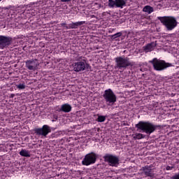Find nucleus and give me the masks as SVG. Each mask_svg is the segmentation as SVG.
Returning <instances> with one entry per match:
<instances>
[{"mask_svg":"<svg viewBox=\"0 0 179 179\" xmlns=\"http://www.w3.org/2000/svg\"><path fill=\"white\" fill-rule=\"evenodd\" d=\"M135 127L137 128L138 132H145L146 135L138 133L135 134L134 139H143L145 138H149L150 134H153L157 129H161L162 125L153 124V123H151L150 122L140 121L135 125Z\"/></svg>","mask_w":179,"mask_h":179,"instance_id":"obj_1","label":"nucleus"},{"mask_svg":"<svg viewBox=\"0 0 179 179\" xmlns=\"http://www.w3.org/2000/svg\"><path fill=\"white\" fill-rule=\"evenodd\" d=\"M157 20L161 22L163 26H165L168 31L174 30V29H176L178 24L177 19L173 16L157 17Z\"/></svg>","mask_w":179,"mask_h":179,"instance_id":"obj_2","label":"nucleus"},{"mask_svg":"<svg viewBox=\"0 0 179 179\" xmlns=\"http://www.w3.org/2000/svg\"><path fill=\"white\" fill-rule=\"evenodd\" d=\"M149 64H152L155 71H164L167 68L172 66L171 63H167L164 60L154 58L152 60L149 61Z\"/></svg>","mask_w":179,"mask_h":179,"instance_id":"obj_3","label":"nucleus"},{"mask_svg":"<svg viewBox=\"0 0 179 179\" xmlns=\"http://www.w3.org/2000/svg\"><path fill=\"white\" fill-rule=\"evenodd\" d=\"M115 62L116 63L115 69H127L129 66H134V64L129 61V58L128 57H115Z\"/></svg>","mask_w":179,"mask_h":179,"instance_id":"obj_4","label":"nucleus"},{"mask_svg":"<svg viewBox=\"0 0 179 179\" xmlns=\"http://www.w3.org/2000/svg\"><path fill=\"white\" fill-rule=\"evenodd\" d=\"M103 97L106 101L107 106L113 107L115 102L117 101V95L112 91L111 89L105 90Z\"/></svg>","mask_w":179,"mask_h":179,"instance_id":"obj_5","label":"nucleus"},{"mask_svg":"<svg viewBox=\"0 0 179 179\" xmlns=\"http://www.w3.org/2000/svg\"><path fill=\"white\" fill-rule=\"evenodd\" d=\"M92 66L87 62V60L83 59L73 64V71L75 72H82V71H90Z\"/></svg>","mask_w":179,"mask_h":179,"instance_id":"obj_6","label":"nucleus"},{"mask_svg":"<svg viewBox=\"0 0 179 179\" xmlns=\"http://www.w3.org/2000/svg\"><path fill=\"white\" fill-rule=\"evenodd\" d=\"M97 160V154L94 152L87 154L83 160L82 161L83 166H90V164H94Z\"/></svg>","mask_w":179,"mask_h":179,"instance_id":"obj_7","label":"nucleus"},{"mask_svg":"<svg viewBox=\"0 0 179 179\" xmlns=\"http://www.w3.org/2000/svg\"><path fill=\"white\" fill-rule=\"evenodd\" d=\"M103 159H104V162L108 163L109 166H111L112 167H117V166L120 164V158L115 155L106 154L103 157Z\"/></svg>","mask_w":179,"mask_h":179,"instance_id":"obj_8","label":"nucleus"},{"mask_svg":"<svg viewBox=\"0 0 179 179\" xmlns=\"http://www.w3.org/2000/svg\"><path fill=\"white\" fill-rule=\"evenodd\" d=\"M34 131L36 135H39V136H44L45 138H47V135L51 132V127L47 124H45L41 128L34 129Z\"/></svg>","mask_w":179,"mask_h":179,"instance_id":"obj_9","label":"nucleus"},{"mask_svg":"<svg viewBox=\"0 0 179 179\" xmlns=\"http://www.w3.org/2000/svg\"><path fill=\"white\" fill-rule=\"evenodd\" d=\"M13 38L10 36H0V50H5L12 45Z\"/></svg>","mask_w":179,"mask_h":179,"instance_id":"obj_10","label":"nucleus"},{"mask_svg":"<svg viewBox=\"0 0 179 179\" xmlns=\"http://www.w3.org/2000/svg\"><path fill=\"white\" fill-rule=\"evenodd\" d=\"M127 0H108V6L109 8H120L122 9L124 6H127Z\"/></svg>","mask_w":179,"mask_h":179,"instance_id":"obj_11","label":"nucleus"},{"mask_svg":"<svg viewBox=\"0 0 179 179\" xmlns=\"http://www.w3.org/2000/svg\"><path fill=\"white\" fill-rule=\"evenodd\" d=\"M36 61H37V59L27 60L25 62L26 68H27L29 71H36L37 69V64L36 63Z\"/></svg>","mask_w":179,"mask_h":179,"instance_id":"obj_12","label":"nucleus"},{"mask_svg":"<svg viewBox=\"0 0 179 179\" xmlns=\"http://www.w3.org/2000/svg\"><path fill=\"white\" fill-rule=\"evenodd\" d=\"M140 171H141L142 174H145L146 177L153 178L155 176V174L152 173V167L150 166H143L140 169Z\"/></svg>","mask_w":179,"mask_h":179,"instance_id":"obj_13","label":"nucleus"},{"mask_svg":"<svg viewBox=\"0 0 179 179\" xmlns=\"http://www.w3.org/2000/svg\"><path fill=\"white\" fill-rule=\"evenodd\" d=\"M157 43L156 42H151L150 43L147 44L143 47V50L145 52H149V51H153L155 50V47H157Z\"/></svg>","mask_w":179,"mask_h":179,"instance_id":"obj_14","label":"nucleus"},{"mask_svg":"<svg viewBox=\"0 0 179 179\" xmlns=\"http://www.w3.org/2000/svg\"><path fill=\"white\" fill-rule=\"evenodd\" d=\"M59 111H62L63 113H71V111H72V106H71V105H69V103H64L62 105Z\"/></svg>","mask_w":179,"mask_h":179,"instance_id":"obj_15","label":"nucleus"},{"mask_svg":"<svg viewBox=\"0 0 179 179\" xmlns=\"http://www.w3.org/2000/svg\"><path fill=\"white\" fill-rule=\"evenodd\" d=\"M85 21H80L77 22H72L69 24V29H78L79 26H82L83 24H85Z\"/></svg>","mask_w":179,"mask_h":179,"instance_id":"obj_16","label":"nucleus"},{"mask_svg":"<svg viewBox=\"0 0 179 179\" xmlns=\"http://www.w3.org/2000/svg\"><path fill=\"white\" fill-rule=\"evenodd\" d=\"M154 11L153 7L150 6H145L143 8V12H145L146 13H148V15H150Z\"/></svg>","mask_w":179,"mask_h":179,"instance_id":"obj_17","label":"nucleus"},{"mask_svg":"<svg viewBox=\"0 0 179 179\" xmlns=\"http://www.w3.org/2000/svg\"><path fill=\"white\" fill-rule=\"evenodd\" d=\"M20 156H22L23 157H30V152L27 150H22L20 152Z\"/></svg>","mask_w":179,"mask_h":179,"instance_id":"obj_18","label":"nucleus"},{"mask_svg":"<svg viewBox=\"0 0 179 179\" xmlns=\"http://www.w3.org/2000/svg\"><path fill=\"white\" fill-rule=\"evenodd\" d=\"M122 36V32H117L113 35L110 36L111 40H115V38H118V37H121Z\"/></svg>","mask_w":179,"mask_h":179,"instance_id":"obj_19","label":"nucleus"},{"mask_svg":"<svg viewBox=\"0 0 179 179\" xmlns=\"http://www.w3.org/2000/svg\"><path fill=\"white\" fill-rule=\"evenodd\" d=\"M96 121H98V122H104L106 121V116L99 115Z\"/></svg>","mask_w":179,"mask_h":179,"instance_id":"obj_20","label":"nucleus"},{"mask_svg":"<svg viewBox=\"0 0 179 179\" xmlns=\"http://www.w3.org/2000/svg\"><path fill=\"white\" fill-rule=\"evenodd\" d=\"M16 87L17 89H19V90H23V89H26V85H24V83H20L18 85H16Z\"/></svg>","mask_w":179,"mask_h":179,"instance_id":"obj_21","label":"nucleus"},{"mask_svg":"<svg viewBox=\"0 0 179 179\" xmlns=\"http://www.w3.org/2000/svg\"><path fill=\"white\" fill-rule=\"evenodd\" d=\"M171 179H179V173H175L174 176H173Z\"/></svg>","mask_w":179,"mask_h":179,"instance_id":"obj_22","label":"nucleus"},{"mask_svg":"<svg viewBox=\"0 0 179 179\" xmlns=\"http://www.w3.org/2000/svg\"><path fill=\"white\" fill-rule=\"evenodd\" d=\"M62 27H64V29H66V30H67L69 29V25L66 24V23H62L60 24Z\"/></svg>","mask_w":179,"mask_h":179,"instance_id":"obj_23","label":"nucleus"},{"mask_svg":"<svg viewBox=\"0 0 179 179\" xmlns=\"http://www.w3.org/2000/svg\"><path fill=\"white\" fill-rule=\"evenodd\" d=\"M62 2H71L72 0H60Z\"/></svg>","mask_w":179,"mask_h":179,"instance_id":"obj_24","label":"nucleus"},{"mask_svg":"<svg viewBox=\"0 0 179 179\" xmlns=\"http://www.w3.org/2000/svg\"><path fill=\"white\" fill-rule=\"evenodd\" d=\"M13 97H15V94H11L10 98L13 99Z\"/></svg>","mask_w":179,"mask_h":179,"instance_id":"obj_25","label":"nucleus"},{"mask_svg":"<svg viewBox=\"0 0 179 179\" xmlns=\"http://www.w3.org/2000/svg\"><path fill=\"white\" fill-rule=\"evenodd\" d=\"M171 169H173V167H171V166H167L166 167V170H171Z\"/></svg>","mask_w":179,"mask_h":179,"instance_id":"obj_26","label":"nucleus"},{"mask_svg":"<svg viewBox=\"0 0 179 179\" xmlns=\"http://www.w3.org/2000/svg\"><path fill=\"white\" fill-rule=\"evenodd\" d=\"M4 9H5V10H6V9H9V8H6H6H4Z\"/></svg>","mask_w":179,"mask_h":179,"instance_id":"obj_27","label":"nucleus"},{"mask_svg":"<svg viewBox=\"0 0 179 179\" xmlns=\"http://www.w3.org/2000/svg\"><path fill=\"white\" fill-rule=\"evenodd\" d=\"M1 1H2V0H0V2H1Z\"/></svg>","mask_w":179,"mask_h":179,"instance_id":"obj_28","label":"nucleus"}]
</instances>
